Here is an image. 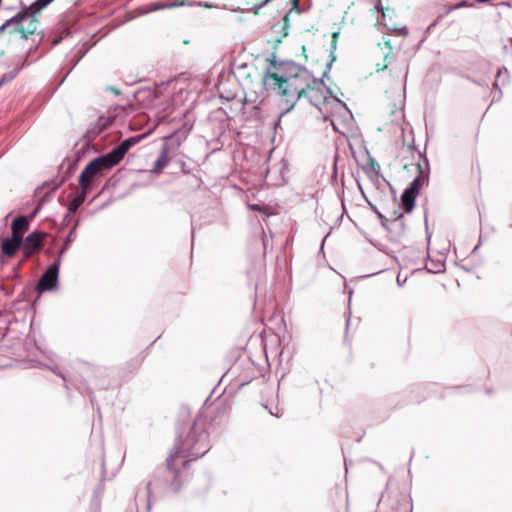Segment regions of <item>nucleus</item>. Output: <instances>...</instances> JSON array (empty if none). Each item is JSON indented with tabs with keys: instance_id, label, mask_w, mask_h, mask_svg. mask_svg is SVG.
<instances>
[{
	"instance_id": "3c124183",
	"label": "nucleus",
	"mask_w": 512,
	"mask_h": 512,
	"mask_svg": "<svg viewBox=\"0 0 512 512\" xmlns=\"http://www.w3.org/2000/svg\"><path fill=\"white\" fill-rule=\"evenodd\" d=\"M349 323H350V318L348 317V319H347V324H346V325H347V327L349 326Z\"/></svg>"
},
{
	"instance_id": "1a4fd4ad",
	"label": "nucleus",
	"mask_w": 512,
	"mask_h": 512,
	"mask_svg": "<svg viewBox=\"0 0 512 512\" xmlns=\"http://www.w3.org/2000/svg\"><path fill=\"white\" fill-rule=\"evenodd\" d=\"M388 510L386 512H412L413 505L411 498L406 493H396L389 496L387 500Z\"/></svg>"
},
{
	"instance_id": "864d4df0",
	"label": "nucleus",
	"mask_w": 512,
	"mask_h": 512,
	"mask_svg": "<svg viewBox=\"0 0 512 512\" xmlns=\"http://www.w3.org/2000/svg\"><path fill=\"white\" fill-rule=\"evenodd\" d=\"M191 237H192V240H193V239H194V233H193V232H192V234H191Z\"/></svg>"
},
{
	"instance_id": "9b49d317",
	"label": "nucleus",
	"mask_w": 512,
	"mask_h": 512,
	"mask_svg": "<svg viewBox=\"0 0 512 512\" xmlns=\"http://www.w3.org/2000/svg\"><path fill=\"white\" fill-rule=\"evenodd\" d=\"M173 140V135H169L165 137V141L161 146L159 155L154 162V165L151 169V173L159 174L168 164V155H169V144L168 141Z\"/></svg>"
},
{
	"instance_id": "2eb2a0df",
	"label": "nucleus",
	"mask_w": 512,
	"mask_h": 512,
	"mask_svg": "<svg viewBox=\"0 0 512 512\" xmlns=\"http://www.w3.org/2000/svg\"><path fill=\"white\" fill-rule=\"evenodd\" d=\"M88 190L81 189V192L76 195L67 205V210L69 213H76V211L79 209V207L84 203L86 200Z\"/></svg>"
},
{
	"instance_id": "09e8293b",
	"label": "nucleus",
	"mask_w": 512,
	"mask_h": 512,
	"mask_svg": "<svg viewBox=\"0 0 512 512\" xmlns=\"http://www.w3.org/2000/svg\"><path fill=\"white\" fill-rule=\"evenodd\" d=\"M103 489V486L102 485H99L98 488H97V492L98 491H101Z\"/></svg>"
},
{
	"instance_id": "39448f33",
	"label": "nucleus",
	"mask_w": 512,
	"mask_h": 512,
	"mask_svg": "<svg viewBox=\"0 0 512 512\" xmlns=\"http://www.w3.org/2000/svg\"><path fill=\"white\" fill-rule=\"evenodd\" d=\"M60 265V257H57L54 263L44 271L36 285L38 292L52 291L57 288Z\"/></svg>"
},
{
	"instance_id": "37998d69",
	"label": "nucleus",
	"mask_w": 512,
	"mask_h": 512,
	"mask_svg": "<svg viewBox=\"0 0 512 512\" xmlns=\"http://www.w3.org/2000/svg\"><path fill=\"white\" fill-rule=\"evenodd\" d=\"M102 476L105 475V467H104V460H102Z\"/></svg>"
},
{
	"instance_id": "a878e982",
	"label": "nucleus",
	"mask_w": 512,
	"mask_h": 512,
	"mask_svg": "<svg viewBox=\"0 0 512 512\" xmlns=\"http://www.w3.org/2000/svg\"><path fill=\"white\" fill-rule=\"evenodd\" d=\"M492 93L495 95L497 94V98L496 100H499L502 96V91L501 89L499 88V85L497 83V81L493 84V87H492Z\"/></svg>"
},
{
	"instance_id": "e433bc0d",
	"label": "nucleus",
	"mask_w": 512,
	"mask_h": 512,
	"mask_svg": "<svg viewBox=\"0 0 512 512\" xmlns=\"http://www.w3.org/2000/svg\"><path fill=\"white\" fill-rule=\"evenodd\" d=\"M293 9L299 10V0H292Z\"/></svg>"
},
{
	"instance_id": "c756f323",
	"label": "nucleus",
	"mask_w": 512,
	"mask_h": 512,
	"mask_svg": "<svg viewBox=\"0 0 512 512\" xmlns=\"http://www.w3.org/2000/svg\"><path fill=\"white\" fill-rule=\"evenodd\" d=\"M272 0H263L261 3L254 5V12H258L261 8H263L266 4L271 2Z\"/></svg>"
},
{
	"instance_id": "4468645a",
	"label": "nucleus",
	"mask_w": 512,
	"mask_h": 512,
	"mask_svg": "<svg viewBox=\"0 0 512 512\" xmlns=\"http://www.w3.org/2000/svg\"><path fill=\"white\" fill-rule=\"evenodd\" d=\"M78 225H79V220H76L74 226L70 229L69 233L65 237L64 244L58 253V257H60L61 261H62V256L69 250L71 243L76 239Z\"/></svg>"
},
{
	"instance_id": "bb28decb",
	"label": "nucleus",
	"mask_w": 512,
	"mask_h": 512,
	"mask_svg": "<svg viewBox=\"0 0 512 512\" xmlns=\"http://www.w3.org/2000/svg\"><path fill=\"white\" fill-rule=\"evenodd\" d=\"M111 120L112 119H110V118H108V119L99 118V126H100L99 131L104 130L109 125Z\"/></svg>"
},
{
	"instance_id": "aec40b11",
	"label": "nucleus",
	"mask_w": 512,
	"mask_h": 512,
	"mask_svg": "<svg viewBox=\"0 0 512 512\" xmlns=\"http://www.w3.org/2000/svg\"><path fill=\"white\" fill-rule=\"evenodd\" d=\"M19 70L20 69L18 67H16L13 70H11L10 72L3 74L0 79V88L3 85H5L6 83H8V82L12 81L14 78H16V76L19 73Z\"/></svg>"
},
{
	"instance_id": "c85d7f7f",
	"label": "nucleus",
	"mask_w": 512,
	"mask_h": 512,
	"mask_svg": "<svg viewBox=\"0 0 512 512\" xmlns=\"http://www.w3.org/2000/svg\"><path fill=\"white\" fill-rule=\"evenodd\" d=\"M443 266H444L443 264L439 263V264L436 265V267H434V268H427V270L430 273H440V272L443 271V269H442Z\"/></svg>"
},
{
	"instance_id": "423d86ee",
	"label": "nucleus",
	"mask_w": 512,
	"mask_h": 512,
	"mask_svg": "<svg viewBox=\"0 0 512 512\" xmlns=\"http://www.w3.org/2000/svg\"><path fill=\"white\" fill-rule=\"evenodd\" d=\"M144 137V135H136L126 138L119 145L104 155L114 167L120 163L129 149L138 144Z\"/></svg>"
},
{
	"instance_id": "f8f14e48",
	"label": "nucleus",
	"mask_w": 512,
	"mask_h": 512,
	"mask_svg": "<svg viewBox=\"0 0 512 512\" xmlns=\"http://www.w3.org/2000/svg\"><path fill=\"white\" fill-rule=\"evenodd\" d=\"M418 194L411 192L405 188L401 195V206L405 213H411L415 207Z\"/></svg>"
},
{
	"instance_id": "4c0bfd02",
	"label": "nucleus",
	"mask_w": 512,
	"mask_h": 512,
	"mask_svg": "<svg viewBox=\"0 0 512 512\" xmlns=\"http://www.w3.org/2000/svg\"><path fill=\"white\" fill-rule=\"evenodd\" d=\"M425 226H426V233H428V225H427V216L425 215ZM431 236L427 234V241L430 242Z\"/></svg>"
},
{
	"instance_id": "de8ad7c7",
	"label": "nucleus",
	"mask_w": 512,
	"mask_h": 512,
	"mask_svg": "<svg viewBox=\"0 0 512 512\" xmlns=\"http://www.w3.org/2000/svg\"><path fill=\"white\" fill-rule=\"evenodd\" d=\"M57 374H58V375H59V376H60L64 381H66V378H65V376H64L62 373L58 372Z\"/></svg>"
},
{
	"instance_id": "a18cd8bd",
	"label": "nucleus",
	"mask_w": 512,
	"mask_h": 512,
	"mask_svg": "<svg viewBox=\"0 0 512 512\" xmlns=\"http://www.w3.org/2000/svg\"><path fill=\"white\" fill-rule=\"evenodd\" d=\"M74 164L71 161H68V169H72Z\"/></svg>"
},
{
	"instance_id": "5701e85b",
	"label": "nucleus",
	"mask_w": 512,
	"mask_h": 512,
	"mask_svg": "<svg viewBox=\"0 0 512 512\" xmlns=\"http://www.w3.org/2000/svg\"><path fill=\"white\" fill-rule=\"evenodd\" d=\"M8 239H12L14 242L18 243L19 245L22 246L23 242H24V233L22 232H19V231H12V235L11 237H7Z\"/></svg>"
},
{
	"instance_id": "2f4dec72",
	"label": "nucleus",
	"mask_w": 512,
	"mask_h": 512,
	"mask_svg": "<svg viewBox=\"0 0 512 512\" xmlns=\"http://www.w3.org/2000/svg\"><path fill=\"white\" fill-rule=\"evenodd\" d=\"M407 281V277H405L403 280H401L400 274L397 276V284L402 287Z\"/></svg>"
},
{
	"instance_id": "f3484780",
	"label": "nucleus",
	"mask_w": 512,
	"mask_h": 512,
	"mask_svg": "<svg viewBox=\"0 0 512 512\" xmlns=\"http://www.w3.org/2000/svg\"><path fill=\"white\" fill-rule=\"evenodd\" d=\"M55 190V187L49 191V192H46L39 200L37 206L34 208V210L30 213L29 216H27L29 218V221L33 220L35 218V216L39 213V211L41 210L42 206L53 196V192Z\"/></svg>"
},
{
	"instance_id": "9d476101",
	"label": "nucleus",
	"mask_w": 512,
	"mask_h": 512,
	"mask_svg": "<svg viewBox=\"0 0 512 512\" xmlns=\"http://www.w3.org/2000/svg\"><path fill=\"white\" fill-rule=\"evenodd\" d=\"M421 157L423 158L424 166H422L421 164L417 165L418 175L412 180L410 185L408 187H406L411 192L416 193V194H419V192L421 191L423 186L429 180V172H430L429 161L425 155H421Z\"/></svg>"
},
{
	"instance_id": "b1692460",
	"label": "nucleus",
	"mask_w": 512,
	"mask_h": 512,
	"mask_svg": "<svg viewBox=\"0 0 512 512\" xmlns=\"http://www.w3.org/2000/svg\"><path fill=\"white\" fill-rule=\"evenodd\" d=\"M185 4V0H182L181 2H173L171 4H168V5H165V6H155L152 10L155 11V10H158L160 8H173V7H179V6H183Z\"/></svg>"
},
{
	"instance_id": "7ed1b4c3",
	"label": "nucleus",
	"mask_w": 512,
	"mask_h": 512,
	"mask_svg": "<svg viewBox=\"0 0 512 512\" xmlns=\"http://www.w3.org/2000/svg\"><path fill=\"white\" fill-rule=\"evenodd\" d=\"M38 14L32 9H28V6H23L18 13L7 19V24H14V32L20 34L22 39H28L39 29Z\"/></svg>"
},
{
	"instance_id": "473e14b6",
	"label": "nucleus",
	"mask_w": 512,
	"mask_h": 512,
	"mask_svg": "<svg viewBox=\"0 0 512 512\" xmlns=\"http://www.w3.org/2000/svg\"><path fill=\"white\" fill-rule=\"evenodd\" d=\"M441 17H442V15H439V16L437 17V19H436L434 22H432V23L428 26L427 31H430L433 27H435V26H436V24H437V22H438V20H439Z\"/></svg>"
},
{
	"instance_id": "79ce46f5",
	"label": "nucleus",
	"mask_w": 512,
	"mask_h": 512,
	"mask_svg": "<svg viewBox=\"0 0 512 512\" xmlns=\"http://www.w3.org/2000/svg\"><path fill=\"white\" fill-rule=\"evenodd\" d=\"M458 7H460V5H456V6H452V7H450V8L447 10V13H448V12H450V11H452V10H454V9H456V8H458Z\"/></svg>"
},
{
	"instance_id": "ea45409f",
	"label": "nucleus",
	"mask_w": 512,
	"mask_h": 512,
	"mask_svg": "<svg viewBox=\"0 0 512 512\" xmlns=\"http://www.w3.org/2000/svg\"><path fill=\"white\" fill-rule=\"evenodd\" d=\"M338 35H339V32H334V33L332 34V40H337Z\"/></svg>"
},
{
	"instance_id": "6ab92c4d",
	"label": "nucleus",
	"mask_w": 512,
	"mask_h": 512,
	"mask_svg": "<svg viewBox=\"0 0 512 512\" xmlns=\"http://www.w3.org/2000/svg\"><path fill=\"white\" fill-rule=\"evenodd\" d=\"M336 47H337V40H332L331 41V51H330V61L327 63V66H326V70L324 71L323 73V77H326L332 67V64L333 62L335 61L336 59V56H335V53L334 51L336 50Z\"/></svg>"
},
{
	"instance_id": "0eeeda50",
	"label": "nucleus",
	"mask_w": 512,
	"mask_h": 512,
	"mask_svg": "<svg viewBox=\"0 0 512 512\" xmlns=\"http://www.w3.org/2000/svg\"><path fill=\"white\" fill-rule=\"evenodd\" d=\"M46 235L45 232L34 230L25 237L22 244L25 259H28L43 248Z\"/></svg>"
},
{
	"instance_id": "72a5a7b5",
	"label": "nucleus",
	"mask_w": 512,
	"mask_h": 512,
	"mask_svg": "<svg viewBox=\"0 0 512 512\" xmlns=\"http://www.w3.org/2000/svg\"><path fill=\"white\" fill-rule=\"evenodd\" d=\"M502 72L508 73L507 68L504 67V66L502 68H499L498 71H497L496 77L499 78L501 76Z\"/></svg>"
},
{
	"instance_id": "dca6fc26",
	"label": "nucleus",
	"mask_w": 512,
	"mask_h": 512,
	"mask_svg": "<svg viewBox=\"0 0 512 512\" xmlns=\"http://www.w3.org/2000/svg\"><path fill=\"white\" fill-rule=\"evenodd\" d=\"M29 222L30 221L27 216H17L11 223V230L25 233L29 228Z\"/></svg>"
},
{
	"instance_id": "603ef678",
	"label": "nucleus",
	"mask_w": 512,
	"mask_h": 512,
	"mask_svg": "<svg viewBox=\"0 0 512 512\" xmlns=\"http://www.w3.org/2000/svg\"><path fill=\"white\" fill-rule=\"evenodd\" d=\"M271 414H272V415H274V413H273V412H271ZM275 416H276V417H280V415H279V414H275Z\"/></svg>"
},
{
	"instance_id": "49530a36",
	"label": "nucleus",
	"mask_w": 512,
	"mask_h": 512,
	"mask_svg": "<svg viewBox=\"0 0 512 512\" xmlns=\"http://www.w3.org/2000/svg\"><path fill=\"white\" fill-rule=\"evenodd\" d=\"M479 247H480V242L474 247L473 252H475L476 250H479Z\"/></svg>"
},
{
	"instance_id": "412c9836",
	"label": "nucleus",
	"mask_w": 512,
	"mask_h": 512,
	"mask_svg": "<svg viewBox=\"0 0 512 512\" xmlns=\"http://www.w3.org/2000/svg\"><path fill=\"white\" fill-rule=\"evenodd\" d=\"M370 205V208L372 209V211L376 214V216L378 217V219L380 220V223L382 226H386V223L388 222V218H386L379 210L378 208L372 204V203H369Z\"/></svg>"
},
{
	"instance_id": "a19ab883",
	"label": "nucleus",
	"mask_w": 512,
	"mask_h": 512,
	"mask_svg": "<svg viewBox=\"0 0 512 512\" xmlns=\"http://www.w3.org/2000/svg\"><path fill=\"white\" fill-rule=\"evenodd\" d=\"M331 125L333 126V129L335 131H339L338 127L335 125V122L333 120H331Z\"/></svg>"
},
{
	"instance_id": "58836bf2",
	"label": "nucleus",
	"mask_w": 512,
	"mask_h": 512,
	"mask_svg": "<svg viewBox=\"0 0 512 512\" xmlns=\"http://www.w3.org/2000/svg\"><path fill=\"white\" fill-rule=\"evenodd\" d=\"M400 31L404 34V35H407L408 34V29L407 27H403L400 29Z\"/></svg>"
},
{
	"instance_id": "f03ea898",
	"label": "nucleus",
	"mask_w": 512,
	"mask_h": 512,
	"mask_svg": "<svg viewBox=\"0 0 512 512\" xmlns=\"http://www.w3.org/2000/svg\"><path fill=\"white\" fill-rule=\"evenodd\" d=\"M275 71L267 69L263 76V85L267 91L277 93L286 102V111L291 110L296 102L302 97L308 98L309 102L320 111L322 108L317 102L320 91L311 87V83H323V76L320 80L312 78L311 73L293 61L277 62L271 60Z\"/></svg>"
},
{
	"instance_id": "20e7f679",
	"label": "nucleus",
	"mask_w": 512,
	"mask_h": 512,
	"mask_svg": "<svg viewBox=\"0 0 512 512\" xmlns=\"http://www.w3.org/2000/svg\"><path fill=\"white\" fill-rule=\"evenodd\" d=\"M113 168V165L107 159V157L103 154L94 159H92L83 169L79 176V186L83 190H88V192L92 189L93 179L94 177L102 172L103 170H108Z\"/></svg>"
},
{
	"instance_id": "4be33fe9",
	"label": "nucleus",
	"mask_w": 512,
	"mask_h": 512,
	"mask_svg": "<svg viewBox=\"0 0 512 512\" xmlns=\"http://www.w3.org/2000/svg\"><path fill=\"white\" fill-rule=\"evenodd\" d=\"M327 93H329V94H330V96L332 97V90H331L330 88H327ZM332 98H333V99H334V100H335V101H336L340 106H342V107L345 109V114H346L347 118H348L349 120H352L353 115H352V113L347 109L346 104H345V103H343L341 100H339V99H338V98H336V97H332Z\"/></svg>"
},
{
	"instance_id": "ddd939ff",
	"label": "nucleus",
	"mask_w": 512,
	"mask_h": 512,
	"mask_svg": "<svg viewBox=\"0 0 512 512\" xmlns=\"http://www.w3.org/2000/svg\"><path fill=\"white\" fill-rule=\"evenodd\" d=\"M20 248L22 246L12 239L4 238L1 242V252L6 257H13Z\"/></svg>"
},
{
	"instance_id": "393cba45",
	"label": "nucleus",
	"mask_w": 512,
	"mask_h": 512,
	"mask_svg": "<svg viewBox=\"0 0 512 512\" xmlns=\"http://www.w3.org/2000/svg\"><path fill=\"white\" fill-rule=\"evenodd\" d=\"M25 261H26V259H25V257H24V258H23V259H22V260H21L17 265H15V266L12 268V272H11V273H12L13 277H15V278H18V277H19V273H18V271H19V269H20V267H21L22 263H23V262H25Z\"/></svg>"
},
{
	"instance_id": "7c9ffc66",
	"label": "nucleus",
	"mask_w": 512,
	"mask_h": 512,
	"mask_svg": "<svg viewBox=\"0 0 512 512\" xmlns=\"http://www.w3.org/2000/svg\"><path fill=\"white\" fill-rule=\"evenodd\" d=\"M72 214L73 213H69V211H68L67 214L63 217V220H62L63 226L69 225L70 221L72 220Z\"/></svg>"
},
{
	"instance_id": "cd10ccee",
	"label": "nucleus",
	"mask_w": 512,
	"mask_h": 512,
	"mask_svg": "<svg viewBox=\"0 0 512 512\" xmlns=\"http://www.w3.org/2000/svg\"><path fill=\"white\" fill-rule=\"evenodd\" d=\"M369 166L371 167V170L375 174H378L380 167H379V164L375 160L371 159L370 162H369Z\"/></svg>"
},
{
	"instance_id": "c03bdc74",
	"label": "nucleus",
	"mask_w": 512,
	"mask_h": 512,
	"mask_svg": "<svg viewBox=\"0 0 512 512\" xmlns=\"http://www.w3.org/2000/svg\"><path fill=\"white\" fill-rule=\"evenodd\" d=\"M474 83H476L477 85H480V86H482V85L487 86V83H481L480 81H474Z\"/></svg>"
},
{
	"instance_id": "8fccbe9b",
	"label": "nucleus",
	"mask_w": 512,
	"mask_h": 512,
	"mask_svg": "<svg viewBox=\"0 0 512 512\" xmlns=\"http://www.w3.org/2000/svg\"><path fill=\"white\" fill-rule=\"evenodd\" d=\"M327 103V97L323 98V104L325 105Z\"/></svg>"
},
{
	"instance_id": "a211bd4d",
	"label": "nucleus",
	"mask_w": 512,
	"mask_h": 512,
	"mask_svg": "<svg viewBox=\"0 0 512 512\" xmlns=\"http://www.w3.org/2000/svg\"><path fill=\"white\" fill-rule=\"evenodd\" d=\"M54 0H36L30 5H28V9H32L38 13L41 12L44 8H46L49 4H51Z\"/></svg>"
},
{
	"instance_id": "6e6552de",
	"label": "nucleus",
	"mask_w": 512,
	"mask_h": 512,
	"mask_svg": "<svg viewBox=\"0 0 512 512\" xmlns=\"http://www.w3.org/2000/svg\"><path fill=\"white\" fill-rule=\"evenodd\" d=\"M392 242H399L405 234V223L403 221V213L399 210L393 212L392 218L388 220L386 226H383Z\"/></svg>"
},
{
	"instance_id": "f704fd0d",
	"label": "nucleus",
	"mask_w": 512,
	"mask_h": 512,
	"mask_svg": "<svg viewBox=\"0 0 512 512\" xmlns=\"http://www.w3.org/2000/svg\"><path fill=\"white\" fill-rule=\"evenodd\" d=\"M14 26V24H7V20L0 26V32H3L7 27Z\"/></svg>"
},
{
	"instance_id": "f257e3e1",
	"label": "nucleus",
	"mask_w": 512,
	"mask_h": 512,
	"mask_svg": "<svg viewBox=\"0 0 512 512\" xmlns=\"http://www.w3.org/2000/svg\"><path fill=\"white\" fill-rule=\"evenodd\" d=\"M210 449L208 433L204 423L194 420L193 425L185 438L178 434L177 441L166 459V464L155 469L153 478L147 485L146 512L151 510V497L159 498L169 494H175L182 488L181 472L174 465L178 457H182V465L203 457Z\"/></svg>"
},
{
	"instance_id": "c9c22d12",
	"label": "nucleus",
	"mask_w": 512,
	"mask_h": 512,
	"mask_svg": "<svg viewBox=\"0 0 512 512\" xmlns=\"http://www.w3.org/2000/svg\"><path fill=\"white\" fill-rule=\"evenodd\" d=\"M62 41V37L59 36V37H56L52 40V44L53 45H58L60 42Z\"/></svg>"
}]
</instances>
